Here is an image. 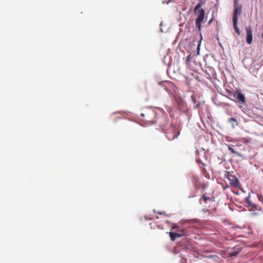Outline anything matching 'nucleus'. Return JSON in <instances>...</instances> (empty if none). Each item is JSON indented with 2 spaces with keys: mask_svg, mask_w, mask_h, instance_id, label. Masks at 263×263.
I'll list each match as a JSON object with an SVG mask.
<instances>
[{
  "mask_svg": "<svg viewBox=\"0 0 263 263\" xmlns=\"http://www.w3.org/2000/svg\"><path fill=\"white\" fill-rule=\"evenodd\" d=\"M197 162L198 164H201L202 165H204V164L202 163V161L200 159L197 160Z\"/></svg>",
  "mask_w": 263,
  "mask_h": 263,
  "instance_id": "21",
  "label": "nucleus"
},
{
  "mask_svg": "<svg viewBox=\"0 0 263 263\" xmlns=\"http://www.w3.org/2000/svg\"><path fill=\"white\" fill-rule=\"evenodd\" d=\"M241 6L238 5L237 0L234 2V11L233 15V21H238V15L241 13Z\"/></svg>",
  "mask_w": 263,
  "mask_h": 263,
  "instance_id": "4",
  "label": "nucleus"
},
{
  "mask_svg": "<svg viewBox=\"0 0 263 263\" xmlns=\"http://www.w3.org/2000/svg\"><path fill=\"white\" fill-rule=\"evenodd\" d=\"M228 122L230 123L232 122V123H235V124H234V123L232 124V126L233 127H234L235 126L237 125V124H238L237 120L234 118H229L228 120Z\"/></svg>",
  "mask_w": 263,
  "mask_h": 263,
  "instance_id": "15",
  "label": "nucleus"
},
{
  "mask_svg": "<svg viewBox=\"0 0 263 263\" xmlns=\"http://www.w3.org/2000/svg\"><path fill=\"white\" fill-rule=\"evenodd\" d=\"M201 198L205 203H207L208 202L214 201V198L213 197H209L207 195V193L203 194Z\"/></svg>",
  "mask_w": 263,
  "mask_h": 263,
  "instance_id": "12",
  "label": "nucleus"
},
{
  "mask_svg": "<svg viewBox=\"0 0 263 263\" xmlns=\"http://www.w3.org/2000/svg\"><path fill=\"white\" fill-rule=\"evenodd\" d=\"M247 33V43L250 45L252 42V31L251 27H246Z\"/></svg>",
  "mask_w": 263,
  "mask_h": 263,
  "instance_id": "6",
  "label": "nucleus"
},
{
  "mask_svg": "<svg viewBox=\"0 0 263 263\" xmlns=\"http://www.w3.org/2000/svg\"><path fill=\"white\" fill-rule=\"evenodd\" d=\"M228 149H229V151H230L232 154H235V155H237V156H240V154L238 152H237L235 151V149H234L232 147V146H231V145H228Z\"/></svg>",
  "mask_w": 263,
  "mask_h": 263,
  "instance_id": "14",
  "label": "nucleus"
},
{
  "mask_svg": "<svg viewBox=\"0 0 263 263\" xmlns=\"http://www.w3.org/2000/svg\"><path fill=\"white\" fill-rule=\"evenodd\" d=\"M212 22V20L210 21V22H209V24H210Z\"/></svg>",
  "mask_w": 263,
  "mask_h": 263,
  "instance_id": "25",
  "label": "nucleus"
},
{
  "mask_svg": "<svg viewBox=\"0 0 263 263\" xmlns=\"http://www.w3.org/2000/svg\"><path fill=\"white\" fill-rule=\"evenodd\" d=\"M190 55H189L186 58V61L189 62L190 61Z\"/></svg>",
  "mask_w": 263,
  "mask_h": 263,
  "instance_id": "22",
  "label": "nucleus"
},
{
  "mask_svg": "<svg viewBox=\"0 0 263 263\" xmlns=\"http://www.w3.org/2000/svg\"><path fill=\"white\" fill-rule=\"evenodd\" d=\"M179 134V132H176L175 128H173L171 133H168L166 134V137L168 140H173L176 138Z\"/></svg>",
  "mask_w": 263,
  "mask_h": 263,
  "instance_id": "5",
  "label": "nucleus"
},
{
  "mask_svg": "<svg viewBox=\"0 0 263 263\" xmlns=\"http://www.w3.org/2000/svg\"><path fill=\"white\" fill-rule=\"evenodd\" d=\"M246 203L248 204V206H250L251 203L250 202L249 197H247L246 198Z\"/></svg>",
  "mask_w": 263,
  "mask_h": 263,
  "instance_id": "20",
  "label": "nucleus"
},
{
  "mask_svg": "<svg viewBox=\"0 0 263 263\" xmlns=\"http://www.w3.org/2000/svg\"><path fill=\"white\" fill-rule=\"evenodd\" d=\"M179 229V227L176 224H173L171 227V230H176V231Z\"/></svg>",
  "mask_w": 263,
  "mask_h": 263,
  "instance_id": "19",
  "label": "nucleus"
},
{
  "mask_svg": "<svg viewBox=\"0 0 263 263\" xmlns=\"http://www.w3.org/2000/svg\"><path fill=\"white\" fill-rule=\"evenodd\" d=\"M176 232L177 233H185L186 234V236L189 235L188 232L184 229H182V228H179L176 231Z\"/></svg>",
  "mask_w": 263,
  "mask_h": 263,
  "instance_id": "17",
  "label": "nucleus"
},
{
  "mask_svg": "<svg viewBox=\"0 0 263 263\" xmlns=\"http://www.w3.org/2000/svg\"><path fill=\"white\" fill-rule=\"evenodd\" d=\"M141 116L144 117V120L148 124H152L156 123L155 118H156L155 111L152 109H147L141 114Z\"/></svg>",
  "mask_w": 263,
  "mask_h": 263,
  "instance_id": "2",
  "label": "nucleus"
},
{
  "mask_svg": "<svg viewBox=\"0 0 263 263\" xmlns=\"http://www.w3.org/2000/svg\"><path fill=\"white\" fill-rule=\"evenodd\" d=\"M156 121L161 128L164 130L166 125L168 123V117L166 114H163L162 116L156 117Z\"/></svg>",
  "mask_w": 263,
  "mask_h": 263,
  "instance_id": "3",
  "label": "nucleus"
},
{
  "mask_svg": "<svg viewBox=\"0 0 263 263\" xmlns=\"http://www.w3.org/2000/svg\"><path fill=\"white\" fill-rule=\"evenodd\" d=\"M169 236L170 237L171 240L172 241H174L177 238H180L183 236H186L185 233H179L175 232H170Z\"/></svg>",
  "mask_w": 263,
  "mask_h": 263,
  "instance_id": "7",
  "label": "nucleus"
},
{
  "mask_svg": "<svg viewBox=\"0 0 263 263\" xmlns=\"http://www.w3.org/2000/svg\"><path fill=\"white\" fill-rule=\"evenodd\" d=\"M202 3H199L194 8V12L197 16L195 20V25L199 30H201V23L205 17V10L201 8Z\"/></svg>",
  "mask_w": 263,
  "mask_h": 263,
  "instance_id": "1",
  "label": "nucleus"
},
{
  "mask_svg": "<svg viewBox=\"0 0 263 263\" xmlns=\"http://www.w3.org/2000/svg\"><path fill=\"white\" fill-rule=\"evenodd\" d=\"M199 46H200V45H198V47H197V49H198V50H199Z\"/></svg>",
  "mask_w": 263,
  "mask_h": 263,
  "instance_id": "24",
  "label": "nucleus"
},
{
  "mask_svg": "<svg viewBox=\"0 0 263 263\" xmlns=\"http://www.w3.org/2000/svg\"><path fill=\"white\" fill-rule=\"evenodd\" d=\"M241 251V249L240 248H235L229 250L228 253L230 256H236Z\"/></svg>",
  "mask_w": 263,
  "mask_h": 263,
  "instance_id": "11",
  "label": "nucleus"
},
{
  "mask_svg": "<svg viewBox=\"0 0 263 263\" xmlns=\"http://www.w3.org/2000/svg\"><path fill=\"white\" fill-rule=\"evenodd\" d=\"M229 180L230 181V183L234 187L238 186L239 182L237 178L233 175L230 176Z\"/></svg>",
  "mask_w": 263,
  "mask_h": 263,
  "instance_id": "9",
  "label": "nucleus"
},
{
  "mask_svg": "<svg viewBox=\"0 0 263 263\" xmlns=\"http://www.w3.org/2000/svg\"><path fill=\"white\" fill-rule=\"evenodd\" d=\"M191 99L193 103V108H198L201 105V103L198 101L196 99V96L195 95H192Z\"/></svg>",
  "mask_w": 263,
  "mask_h": 263,
  "instance_id": "10",
  "label": "nucleus"
},
{
  "mask_svg": "<svg viewBox=\"0 0 263 263\" xmlns=\"http://www.w3.org/2000/svg\"><path fill=\"white\" fill-rule=\"evenodd\" d=\"M237 22L238 21H233V24L235 31L236 32L238 35H240V32L239 28L237 27Z\"/></svg>",
  "mask_w": 263,
  "mask_h": 263,
  "instance_id": "16",
  "label": "nucleus"
},
{
  "mask_svg": "<svg viewBox=\"0 0 263 263\" xmlns=\"http://www.w3.org/2000/svg\"><path fill=\"white\" fill-rule=\"evenodd\" d=\"M144 219L146 220H151V218H148L147 217L145 216L144 217Z\"/></svg>",
  "mask_w": 263,
  "mask_h": 263,
  "instance_id": "23",
  "label": "nucleus"
},
{
  "mask_svg": "<svg viewBox=\"0 0 263 263\" xmlns=\"http://www.w3.org/2000/svg\"><path fill=\"white\" fill-rule=\"evenodd\" d=\"M193 183H194V185L195 186V187L196 189H199V184H198V180H197V179L194 178Z\"/></svg>",
  "mask_w": 263,
  "mask_h": 263,
  "instance_id": "18",
  "label": "nucleus"
},
{
  "mask_svg": "<svg viewBox=\"0 0 263 263\" xmlns=\"http://www.w3.org/2000/svg\"><path fill=\"white\" fill-rule=\"evenodd\" d=\"M178 105H179V108L181 109H182L183 111H185L186 109V105L185 103L182 100H180L178 101Z\"/></svg>",
  "mask_w": 263,
  "mask_h": 263,
  "instance_id": "13",
  "label": "nucleus"
},
{
  "mask_svg": "<svg viewBox=\"0 0 263 263\" xmlns=\"http://www.w3.org/2000/svg\"><path fill=\"white\" fill-rule=\"evenodd\" d=\"M234 97L236 98L239 102H241L242 103L246 102V98L245 96L239 91H236L234 95Z\"/></svg>",
  "mask_w": 263,
  "mask_h": 263,
  "instance_id": "8",
  "label": "nucleus"
}]
</instances>
